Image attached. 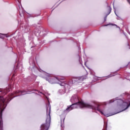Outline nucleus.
I'll return each instance as SVG.
<instances>
[{"instance_id": "nucleus-1", "label": "nucleus", "mask_w": 130, "mask_h": 130, "mask_svg": "<svg viewBox=\"0 0 130 130\" xmlns=\"http://www.w3.org/2000/svg\"><path fill=\"white\" fill-rule=\"evenodd\" d=\"M71 102L73 104H76V106H79L80 108H90L91 109H93L94 110H98V111H100L102 114H103V112L100 111V105H96L97 107H94V106L91 105L89 104L85 103L84 102L80 101V99H79V96L77 95H73L71 99L70 100Z\"/></svg>"}, {"instance_id": "nucleus-2", "label": "nucleus", "mask_w": 130, "mask_h": 130, "mask_svg": "<svg viewBox=\"0 0 130 130\" xmlns=\"http://www.w3.org/2000/svg\"><path fill=\"white\" fill-rule=\"evenodd\" d=\"M8 99L5 100L4 97L0 96V130H4V123L3 122V112L7 106Z\"/></svg>"}, {"instance_id": "nucleus-3", "label": "nucleus", "mask_w": 130, "mask_h": 130, "mask_svg": "<svg viewBox=\"0 0 130 130\" xmlns=\"http://www.w3.org/2000/svg\"><path fill=\"white\" fill-rule=\"evenodd\" d=\"M51 107L50 105H48L47 106V114H46V123L43 124L41 127V130H48L49 126H50V121L51 120V118L50 117V111Z\"/></svg>"}, {"instance_id": "nucleus-4", "label": "nucleus", "mask_w": 130, "mask_h": 130, "mask_svg": "<svg viewBox=\"0 0 130 130\" xmlns=\"http://www.w3.org/2000/svg\"><path fill=\"white\" fill-rule=\"evenodd\" d=\"M12 88H11V86H9L8 87H7L5 89L3 90L2 89H0V95H2V96H4L6 95L7 93H9L10 91L11 90Z\"/></svg>"}, {"instance_id": "nucleus-5", "label": "nucleus", "mask_w": 130, "mask_h": 130, "mask_svg": "<svg viewBox=\"0 0 130 130\" xmlns=\"http://www.w3.org/2000/svg\"><path fill=\"white\" fill-rule=\"evenodd\" d=\"M64 77L62 78H58L57 77H52L50 80V82H51L52 84H56L58 81H60V80H64Z\"/></svg>"}, {"instance_id": "nucleus-6", "label": "nucleus", "mask_w": 130, "mask_h": 130, "mask_svg": "<svg viewBox=\"0 0 130 130\" xmlns=\"http://www.w3.org/2000/svg\"><path fill=\"white\" fill-rule=\"evenodd\" d=\"M77 106H76V104H72L71 105L68 106L67 108L66 109V111L68 112H70L73 109H75V108H77Z\"/></svg>"}, {"instance_id": "nucleus-7", "label": "nucleus", "mask_w": 130, "mask_h": 130, "mask_svg": "<svg viewBox=\"0 0 130 130\" xmlns=\"http://www.w3.org/2000/svg\"><path fill=\"white\" fill-rule=\"evenodd\" d=\"M15 94L16 96H21V95H26V94H29V93L27 92V91L23 90V91H19L18 90L15 92Z\"/></svg>"}, {"instance_id": "nucleus-8", "label": "nucleus", "mask_w": 130, "mask_h": 130, "mask_svg": "<svg viewBox=\"0 0 130 130\" xmlns=\"http://www.w3.org/2000/svg\"><path fill=\"white\" fill-rule=\"evenodd\" d=\"M122 106L123 108H124V110H123L122 111H124V110H126V109H128L129 106H130V104H128L126 102H123Z\"/></svg>"}, {"instance_id": "nucleus-9", "label": "nucleus", "mask_w": 130, "mask_h": 130, "mask_svg": "<svg viewBox=\"0 0 130 130\" xmlns=\"http://www.w3.org/2000/svg\"><path fill=\"white\" fill-rule=\"evenodd\" d=\"M108 14L106 15V16L105 17V20H106V18H107V16H108V15H109V14H110V13L111 12V8H110V6H109V7H108Z\"/></svg>"}, {"instance_id": "nucleus-10", "label": "nucleus", "mask_w": 130, "mask_h": 130, "mask_svg": "<svg viewBox=\"0 0 130 130\" xmlns=\"http://www.w3.org/2000/svg\"><path fill=\"white\" fill-rule=\"evenodd\" d=\"M35 34L36 36H39V34H40V31H37V29L36 28L34 30Z\"/></svg>"}, {"instance_id": "nucleus-11", "label": "nucleus", "mask_w": 130, "mask_h": 130, "mask_svg": "<svg viewBox=\"0 0 130 130\" xmlns=\"http://www.w3.org/2000/svg\"><path fill=\"white\" fill-rule=\"evenodd\" d=\"M109 25H111L112 26H115L116 27H117V28H119V27L117 26V25L115 24H106L105 25V26H109Z\"/></svg>"}, {"instance_id": "nucleus-12", "label": "nucleus", "mask_w": 130, "mask_h": 130, "mask_svg": "<svg viewBox=\"0 0 130 130\" xmlns=\"http://www.w3.org/2000/svg\"><path fill=\"white\" fill-rule=\"evenodd\" d=\"M112 102H114V101H113L112 100L110 101V103H112Z\"/></svg>"}, {"instance_id": "nucleus-13", "label": "nucleus", "mask_w": 130, "mask_h": 130, "mask_svg": "<svg viewBox=\"0 0 130 130\" xmlns=\"http://www.w3.org/2000/svg\"><path fill=\"white\" fill-rule=\"evenodd\" d=\"M1 35H2V34H0V38H3V37Z\"/></svg>"}, {"instance_id": "nucleus-14", "label": "nucleus", "mask_w": 130, "mask_h": 130, "mask_svg": "<svg viewBox=\"0 0 130 130\" xmlns=\"http://www.w3.org/2000/svg\"><path fill=\"white\" fill-rule=\"evenodd\" d=\"M61 127H62V124H61Z\"/></svg>"}, {"instance_id": "nucleus-15", "label": "nucleus", "mask_w": 130, "mask_h": 130, "mask_svg": "<svg viewBox=\"0 0 130 130\" xmlns=\"http://www.w3.org/2000/svg\"><path fill=\"white\" fill-rule=\"evenodd\" d=\"M28 92H31V91H30V90H28Z\"/></svg>"}, {"instance_id": "nucleus-16", "label": "nucleus", "mask_w": 130, "mask_h": 130, "mask_svg": "<svg viewBox=\"0 0 130 130\" xmlns=\"http://www.w3.org/2000/svg\"><path fill=\"white\" fill-rule=\"evenodd\" d=\"M63 121H64V118H63Z\"/></svg>"}]
</instances>
